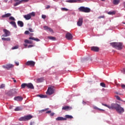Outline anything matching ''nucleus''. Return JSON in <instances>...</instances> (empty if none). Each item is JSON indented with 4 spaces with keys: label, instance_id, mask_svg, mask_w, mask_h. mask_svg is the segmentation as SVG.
Masks as SVG:
<instances>
[{
    "label": "nucleus",
    "instance_id": "1",
    "mask_svg": "<svg viewBox=\"0 0 125 125\" xmlns=\"http://www.w3.org/2000/svg\"><path fill=\"white\" fill-rule=\"evenodd\" d=\"M102 105H103V106H105V107H107L109 109H111L112 110L115 109L117 113H118V114L119 115H123V114L125 113V108L118 104H111L110 105L106 104H102Z\"/></svg>",
    "mask_w": 125,
    "mask_h": 125
},
{
    "label": "nucleus",
    "instance_id": "2",
    "mask_svg": "<svg viewBox=\"0 0 125 125\" xmlns=\"http://www.w3.org/2000/svg\"><path fill=\"white\" fill-rule=\"evenodd\" d=\"M110 45L118 50H121L124 48V44L122 42H111Z\"/></svg>",
    "mask_w": 125,
    "mask_h": 125
},
{
    "label": "nucleus",
    "instance_id": "3",
    "mask_svg": "<svg viewBox=\"0 0 125 125\" xmlns=\"http://www.w3.org/2000/svg\"><path fill=\"white\" fill-rule=\"evenodd\" d=\"M78 10L80 12H84L85 13H88L90 12V8L84 6H81L78 8Z\"/></svg>",
    "mask_w": 125,
    "mask_h": 125
},
{
    "label": "nucleus",
    "instance_id": "4",
    "mask_svg": "<svg viewBox=\"0 0 125 125\" xmlns=\"http://www.w3.org/2000/svg\"><path fill=\"white\" fill-rule=\"evenodd\" d=\"M17 91H18V89H11L7 93H6V94H7V95H8L9 96H13V95L17 94Z\"/></svg>",
    "mask_w": 125,
    "mask_h": 125
},
{
    "label": "nucleus",
    "instance_id": "5",
    "mask_svg": "<svg viewBox=\"0 0 125 125\" xmlns=\"http://www.w3.org/2000/svg\"><path fill=\"white\" fill-rule=\"evenodd\" d=\"M53 88H54V87L53 86L49 87L47 92H46V94H48V95H51V94H53V93H54V89Z\"/></svg>",
    "mask_w": 125,
    "mask_h": 125
},
{
    "label": "nucleus",
    "instance_id": "6",
    "mask_svg": "<svg viewBox=\"0 0 125 125\" xmlns=\"http://www.w3.org/2000/svg\"><path fill=\"white\" fill-rule=\"evenodd\" d=\"M32 118L33 116L32 115H27L23 117L20 118L19 119V121H29V120H31V119H32Z\"/></svg>",
    "mask_w": 125,
    "mask_h": 125
},
{
    "label": "nucleus",
    "instance_id": "7",
    "mask_svg": "<svg viewBox=\"0 0 125 125\" xmlns=\"http://www.w3.org/2000/svg\"><path fill=\"white\" fill-rule=\"evenodd\" d=\"M35 64H36L35 62L33 61H29L26 62L25 65H26V66H30V67H34V66H35Z\"/></svg>",
    "mask_w": 125,
    "mask_h": 125
},
{
    "label": "nucleus",
    "instance_id": "8",
    "mask_svg": "<svg viewBox=\"0 0 125 125\" xmlns=\"http://www.w3.org/2000/svg\"><path fill=\"white\" fill-rule=\"evenodd\" d=\"M3 32H4V34H3L2 37H9L10 36V31L7 29H3Z\"/></svg>",
    "mask_w": 125,
    "mask_h": 125
},
{
    "label": "nucleus",
    "instance_id": "9",
    "mask_svg": "<svg viewBox=\"0 0 125 125\" xmlns=\"http://www.w3.org/2000/svg\"><path fill=\"white\" fill-rule=\"evenodd\" d=\"M65 38L68 41H71V40H73V35L69 32H67L65 35Z\"/></svg>",
    "mask_w": 125,
    "mask_h": 125
},
{
    "label": "nucleus",
    "instance_id": "10",
    "mask_svg": "<svg viewBox=\"0 0 125 125\" xmlns=\"http://www.w3.org/2000/svg\"><path fill=\"white\" fill-rule=\"evenodd\" d=\"M2 67L4 69H7V70H9L11 68H13V65L11 64H7L6 65H2Z\"/></svg>",
    "mask_w": 125,
    "mask_h": 125
},
{
    "label": "nucleus",
    "instance_id": "11",
    "mask_svg": "<svg viewBox=\"0 0 125 125\" xmlns=\"http://www.w3.org/2000/svg\"><path fill=\"white\" fill-rule=\"evenodd\" d=\"M83 18H80L79 19L78 21L77 22V25L79 27H81V26L83 25Z\"/></svg>",
    "mask_w": 125,
    "mask_h": 125
},
{
    "label": "nucleus",
    "instance_id": "12",
    "mask_svg": "<svg viewBox=\"0 0 125 125\" xmlns=\"http://www.w3.org/2000/svg\"><path fill=\"white\" fill-rule=\"evenodd\" d=\"M91 50L92 51H95V52H98V51H99V47L97 46H92L91 48Z\"/></svg>",
    "mask_w": 125,
    "mask_h": 125
},
{
    "label": "nucleus",
    "instance_id": "13",
    "mask_svg": "<svg viewBox=\"0 0 125 125\" xmlns=\"http://www.w3.org/2000/svg\"><path fill=\"white\" fill-rule=\"evenodd\" d=\"M14 100L16 101L21 102L23 100V97L22 96H17L14 98Z\"/></svg>",
    "mask_w": 125,
    "mask_h": 125
},
{
    "label": "nucleus",
    "instance_id": "14",
    "mask_svg": "<svg viewBox=\"0 0 125 125\" xmlns=\"http://www.w3.org/2000/svg\"><path fill=\"white\" fill-rule=\"evenodd\" d=\"M23 1H25V2H27V1H28V0H21V1H19V2H17L16 3L14 4L15 6H17V5H19L21 3H22Z\"/></svg>",
    "mask_w": 125,
    "mask_h": 125
},
{
    "label": "nucleus",
    "instance_id": "15",
    "mask_svg": "<svg viewBox=\"0 0 125 125\" xmlns=\"http://www.w3.org/2000/svg\"><path fill=\"white\" fill-rule=\"evenodd\" d=\"M27 87L28 88H30V89H34L35 87H34V85L32 83H27Z\"/></svg>",
    "mask_w": 125,
    "mask_h": 125
},
{
    "label": "nucleus",
    "instance_id": "16",
    "mask_svg": "<svg viewBox=\"0 0 125 125\" xmlns=\"http://www.w3.org/2000/svg\"><path fill=\"white\" fill-rule=\"evenodd\" d=\"M62 110H64L65 111H69V110H72V107L69 106H65L62 107Z\"/></svg>",
    "mask_w": 125,
    "mask_h": 125
},
{
    "label": "nucleus",
    "instance_id": "17",
    "mask_svg": "<svg viewBox=\"0 0 125 125\" xmlns=\"http://www.w3.org/2000/svg\"><path fill=\"white\" fill-rule=\"evenodd\" d=\"M82 0H66V2H69L70 3H74V2H78V1H81Z\"/></svg>",
    "mask_w": 125,
    "mask_h": 125
},
{
    "label": "nucleus",
    "instance_id": "18",
    "mask_svg": "<svg viewBox=\"0 0 125 125\" xmlns=\"http://www.w3.org/2000/svg\"><path fill=\"white\" fill-rule=\"evenodd\" d=\"M56 121H67V119L62 117H59L56 119Z\"/></svg>",
    "mask_w": 125,
    "mask_h": 125
},
{
    "label": "nucleus",
    "instance_id": "19",
    "mask_svg": "<svg viewBox=\"0 0 125 125\" xmlns=\"http://www.w3.org/2000/svg\"><path fill=\"white\" fill-rule=\"evenodd\" d=\"M23 17L25 18V19H26V20H30L31 18V15H30V14L24 15Z\"/></svg>",
    "mask_w": 125,
    "mask_h": 125
},
{
    "label": "nucleus",
    "instance_id": "20",
    "mask_svg": "<svg viewBox=\"0 0 125 125\" xmlns=\"http://www.w3.org/2000/svg\"><path fill=\"white\" fill-rule=\"evenodd\" d=\"M18 25L20 26V27H22L24 26V23L21 21H18Z\"/></svg>",
    "mask_w": 125,
    "mask_h": 125
},
{
    "label": "nucleus",
    "instance_id": "21",
    "mask_svg": "<svg viewBox=\"0 0 125 125\" xmlns=\"http://www.w3.org/2000/svg\"><path fill=\"white\" fill-rule=\"evenodd\" d=\"M44 79L43 78H38L36 80V83H42Z\"/></svg>",
    "mask_w": 125,
    "mask_h": 125
},
{
    "label": "nucleus",
    "instance_id": "22",
    "mask_svg": "<svg viewBox=\"0 0 125 125\" xmlns=\"http://www.w3.org/2000/svg\"><path fill=\"white\" fill-rule=\"evenodd\" d=\"M11 15V14H10V13L5 14V15H3L2 16V18H7V17H10Z\"/></svg>",
    "mask_w": 125,
    "mask_h": 125
},
{
    "label": "nucleus",
    "instance_id": "23",
    "mask_svg": "<svg viewBox=\"0 0 125 125\" xmlns=\"http://www.w3.org/2000/svg\"><path fill=\"white\" fill-rule=\"evenodd\" d=\"M10 24H12L14 28H17V25H16V22H15V21H11Z\"/></svg>",
    "mask_w": 125,
    "mask_h": 125
},
{
    "label": "nucleus",
    "instance_id": "24",
    "mask_svg": "<svg viewBox=\"0 0 125 125\" xmlns=\"http://www.w3.org/2000/svg\"><path fill=\"white\" fill-rule=\"evenodd\" d=\"M29 40H32L33 41H36V42H40V39L38 38H35V37H30Z\"/></svg>",
    "mask_w": 125,
    "mask_h": 125
},
{
    "label": "nucleus",
    "instance_id": "25",
    "mask_svg": "<svg viewBox=\"0 0 125 125\" xmlns=\"http://www.w3.org/2000/svg\"><path fill=\"white\" fill-rule=\"evenodd\" d=\"M23 108L21 106H18L15 109V111H22Z\"/></svg>",
    "mask_w": 125,
    "mask_h": 125
},
{
    "label": "nucleus",
    "instance_id": "26",
    "mask_svg": "<svg viewBox=\"0 0 125 125\" xmlns=\"http://www.w3.org/2000/svg\"><path fill=\"white\" fill-rule=\"evenodd\" d=\"M113 2V4L117 5L120 3V0H114Z\"/></svg>",
    "mask_w": 125,
    "mask_h": 125
},
{
    "label": "nucleus",
    "instance_id": "27",
    "mask_svg": "<svg viewBox=\"0 0 125 125\" xmlns=\"http://www.w3.org/2000/svg\"><path fill=\"white\" fill-rule=\"evenodd\" d=\"M107 14H108L109 15H115V14H116V11H113L112 12H107Z\"/></svg>",
    "mask_w": 125,
    "mask_h": 125
},
{
    "label": "nucleus",
    "instance_id": "28",
    "mask_svg": "<svg viewBox=\"0 0 125 125\" xmlns=\"http://www.w3.org/2000/svg\"><path fill=\"white\" fill-rule=\"evenodd\" d=\"M1 40L2 41H7V42H10V38H2Z\"/></svg>",
    "mask_w": 125,
    "mask_h": 125
},
{
    "label": "nucleus",
    "instance_id": "29",
    "mask_svg": "<svg viewBox=\"0 0 125 125\" xmlns=\"http://www.w3.org/2000/svg\"><path fill=\"white\" fill-rule=\"evenodd\" d=\"M48 39H49V40H51V41H55L56 40L55 37H53L52 36L48 37Z\"/></svg>",
    "mask_w": 125,
    "mask_h": 125
},
{
    "label": "nucleus",
    "instance_id": "30",
    "mask_svg": "<svg viewBox=\"0 0 125 125\" xmlns=\"http://www.w3.org/2000/svg\"><path fill=\"white\" fill-rule=\"evenodd\" d=\"M65 119H73V116L72 115H66Z\"/></svg>",
    "mask_w": 125,
    "mask_h": 125
},
{
    "label": "nucleus",
    "instance_id": "31",
    "mask_svg": "<svg viewBox=\"0 0 125 125\" xmlns=\"http://www.w3.org/2000/svg\"><path fill=\"white\" fill-rule=\"evenodd\" d=\"M37 96H38L39 97H40V98H45L46 97V96L42 95V94L37 95Z\"/></svg>",
    "mask_w": 125,
    "mask_h": 125
},
{
    "label": "nucleus",
    "instance_id": "32",
    "mask_svg": "<svg viewBox=\"0 0 125 125\" xmlns=\"http://www.w3.org/2000/svg\"><path fill=\"white\" fill-rule=\"evenodd\" d=\"M27 86V83H22L21 85V88H25Z\"/></svg>",
    "mask_w": 125,
    "mask_h": 125
},
{
    "label": "nucleus",
    "instance_id": "33",
    "mask_svg": "<svg viewBox=\"0 0 125 125\" xmlns=\"http://www.w3.org/2000/svg\"><path fill=\"white\" fill-rule=\"evenodd\" d=\"M101 86H102V87H106V84L104 83H100Z\"/></svg>",
    "mask_w": 125,
    "mask_h": 125
},
{
    "label": "nucleus",
    "instance_id": "34",
    "mask_svg": "<svg viewBox=\"0 0 125 125\" xmlns=\"http://www.w3.org/2000/svg\"><path fill=\"white\" fill-rule=\"evenodd\" d=\"M94 108H95L96 110H99V111H104V109H101L97 107V106H95L94 107Z\"/></svg>",
    "mask_w": 125,
    "mask_h": 125
},
{
    "label": "nucleus",
    "instance_id": "35",
    "mask_svg": "<svg viewBox=\"0 0 125 125\" xmlns=\"http://www.w3.org/2000/svg\"><path fill=\"white\" fill-rule=\"evenodd\" d=\"M61 10H62V11H68V10H69V9H68L66 8H62Z\"/></svg>",
    "mask_w": 125,
    "mask_h": 125
},
{
    "label": "nucleus",
    "instance_id": "36",
    "mask_svg": "<svg viewBox=\"0 0 125 125\" xmlns=\"http://www.w3.org/2000/svg\"><path fill=\"white\" fill-rule=\"evenodd\" d=\"M4 87H5V85L4 84H1L0 85V88L1 89L4 88Z\"/></svg>",
    "mask_w": 125,
    "mask_h": 125
},
{
    "label": "nucleus",
    "instance_id": "37",
    "mask_svg": "<svg viewBox=\"0 0 125 125\" xmlns=\"http://www.w3.org/2000/svg\"><path fill=\"white\" fill-rule=\"evenodd\" d=\"M9 20H12L13 21H15V18H14V17H10L9 18Z\"/></svg>",
    "mask_w": 125,
    "mask_h": 125
},
{
    "label": "nucleus",
    "instance_id": "38",
    "mask_svg": "<svg viewBox=\"0 0 125 125\" xmlns=\"http://www.w3.org/2000/svg\"><path fill=\"white\" fill-rule=\"evenodd\" d=\"M121 72L123 73V74H124L125 75V68H123L122 70H121Z\"/></svg>",
    "mask_w": 125,
    "mask_h": 125
},
{
    "label": "nucleus",
    "instance_id": "39",
    "mask_svg": "<svg viewBox=\"0 0 125 125\" xmlns=\"http://www.w3.org/2000/svg\"><path fill=\"white\" fill-rule=\"evenodd\" d=\"M29 14H30V16H35V12H32V13H30Z\"/></svg>",
    "mask_w": 125,
    "mask_h": 125
},
{
    "label": "nucleus",
    "instance_id": "40",
    "mask_svg": "<svg viewBox=\"0 0 125 125\" xmlns=\"http://www.w3.org/2000/svg\"><path fill=\"white\" fill-rule=\"evenodd\" d=\"M18 49V46L16 45V46H15L14 47H13L12 48V49L14 50V49Z\"/></svg>",
    "mask_w": 125,
    "mask_h": 125
},
{
    "label": "nucleus",
    "instance_id": "41",
    "mask_svg": "<svg viewBox=\"0 0 125 125\" xmlns=\"http://www.w3.org/2000/svg\"><path fill=\"white\" fill-rule=\"evenodd\" d=\"M49 108H46L45 109H43L41 111H40V112H41V113H42V112H45V111H47V110H49Z\"/></svg>",
    "mask_w": 125,
    "mask_h": 125
},
{
    "label": "nucleus",
    "instance_id": "42",
    "mask_svg": "<svg viewBox=\"0 0 125 125\" xmlns=\"http://www.w3.org/2000/svg\"><path fill=\"white\" fill-rule=\"evenodd\" d=\"M48 31H49V32H51L52 33H53V30H52V29L50 28V27L48 28Z\"/></svg>",
    "mask_w": 125,
    "mask_h": 125
},
{
    "label": "nucleus",
    "instance_id": "43",
    "mask_svg": "<svg viewBox=\"0 0 125 125\" xmlns=\"http://www.w3.org/2000/svg\"><path fill=\"white\" fill-rule=\"evenodd\" d=\"M42 19H45L46 18V16L45 15H42Z\"/></svg>",
    "mask_w": 125,
    "mask_h": 125
},
{
    "label": "nucleus",
    "instance_id": "44",
    "mask_svg": "<svg viewBox=\"0 0 125 125\" xmlns=\"http://www.w3.org/2000/svg\"><path fill=\"white\" fill-rule=\"evenodd\" d=\"M24 34L25 35H29L30 32H29V31H25V32H24Z\"/></svg>",
    "mask_w": 125,
    "mask_h": 125
},
{
    "label": "nucleus",
    "instance_id": "45",
    "mask_svg": "<svg viewBox=\"0 0 125 125\" xmlns=\"http://www.w3.org/2000/svg\"><path fill=\"white\" fill-rule=\"evenodd\" d=\"M43 28H44V30H48V28H49V27H48V26H43Z\"/></svg>",
    "mask_w": 125,
    "mask_h": 125
},
{
    "label": "nucleus",
    "instance_id": "46",
    "mask_svg": "<svg viewBox=\"0 0 125 125\" xmlns=\"http://www.w3.org/2000/svg\"><path fill=\"white\" fill-rule=\"evenodd\" d=\"M101 18H105V16H100L98 17L99 19H101Z\"/></svg>",
    "mask_w": 125,
    "mask_h": 125
},
{
    "label": "nucleus",
    "instance_id": "47",
    "mask_svg": "<svg viewBox=\"0 0 125 125\" xmlns=\"http://www.w3.org/2000/svg\"><path fill=\"white\" fill-rule=\"evenodd\" d=\"M116 99H117V100L121 101V98L120 97H119V96H116Z\"/></svg>",
    "mask_w": 125,
    "mask_h": 125
},
{
    "label": "nucleus",
    "instance_id": "48",
    "mask_svg": "<svg viewBox=\"0 0 125 125\" xmlns=\"http://www.w3.org/2000/svg\"><path fill=\"white\" fill-rule=\"evenodd\" d=\"M121 87H122V88H123V89H125V84H122L121 85Z\"/></svg>",
    "mask_w": 125,
    "mask_h": 125
},
{
    "label": "nucleus",
    "instance_id": "49",
    "mask_svg": "<svg viewBox=\"0 0 125 125\" xmlns=\"http://www.w3.org/2000/svg\"><path fill=\"white\" fill-rule=\"evenodd\" d=\"M29 40H25V41H24V42L25 43H29Z\"/></svg>",
    "mask_w": 125,
    "mask_h": 125
},
{
    "label": "nucleus",
    "instance_id": "50",
    "mask_svg": "<svg viewBox=\"0 0 125 125\" xmlns=\"http://www.w3.org/2000/svg\"><path fill=\"white\" fill-rule=\"evenodd\" d=\"M54 115H55V113H54V112L51 113V114H50L51 117H53V116H54Z\"/></svg>",
    "mask_w": 125,
    "mask_h": 125
},
{
    "label": "nucleus",
    "instance_id": "51",
    "mask_svg": "<svg viewBox=\"0 0 125 125\" xmlns=\"http://www.w3.org/2000/svg\"><path fill=\"white\" fill-rule=\"evenodd\" d=\"M16 66H19V62H15Z\"/></svg>",
    "mask_w": 125,
    "mask_h": 125
},
{
    "label": "nucleus",
    "instance_id": "52",
    "mask_svg": "<svg viewBox=\"0 0 125 125\" xmlns=\"http://www.w3.org/2000/svg\"><path fill=\"white\" fill-rule=\"evenodd\" d=\"M34 45H29L28 46V48H30L31 47H33Z\"/></svg>",
    "mask_w": 125,
    "mask_h": 125
},
{
    "label": "nucleus",
    "instance_id": "53",
    "mask_svg": "<svg viewBox=\"0 0 125 125\" xmlns=\"http://www.w3.org/2000/svg\"><path fill=\"white\" fill-rule=\"evenodd\" d=\"M51 113V110H49L46 111V114H50Z\"/></svg>",
    "mask_w": 125,
    "mask_h": 125
},
{
    "label": "nucleus",
    "instance_id": "54",
    "mask_svg": "<svg viewBox=\"0 0 125 125\" xmlns=\"http://www.w3.org/2000/svg\"><path fill=\"white\" fill-rule=\"evenodd\" d=\"M29 31H30L31 33H33V32H34V31H33V29L32 28H29Z\"/></svg>",
    "mask_w": 125,
    "mask_h": 125
},
{
    "label": "nucleus",
    "instance_id": "55",
    "mask_svg": "<svg viewBox=\"0 0 125 125\" xmlns=\"http://www.w3.org/2000/svg\"><path fill=\"white\" fill-rule=\"evenodd\" d=\"M28 43H29V44H32V43H33V41H29Z\"/></svg>",
    "mask_w": 125,
    "mask_h": 125
},
{
    "label": "nucleus",
    "instance_id": "56",
    "mask_svg": "<svg viewBox=\"0 0 125 125\" xmlns=\"http://www.w3.org/2000/svg\"><path fill=\"white\" fill-rule=\"evenodd\" d=\"M12 80H13L14 83H17V81H16V80H15L14 78H12Z\"/></svg>",
    "mask_w": 125,
    "mask_h": 125
},
{
    "label": "nucleus",
    "instance_id": "57",
    "mask_svg": "<svg viewBox=\"0 0 125 125\" xmlns=\"http://www.w3.org/2000/svg\"><path fill=\"white\" fill-rule=\"evenodd\" d=\"M46 9H48V8H50V5H47V7H46Z\"/></svg>",
    "mask_w": 125,
    "mask_h": 125
},
{
    "label": "nucleus",
    "instance_id": "58",
    "mask_svg": "<svg viewBox=\"0 0 125 125\" xmlns=\"http://www.w3.org/2000/svg\"><path fill=\"white\" fill-rule=\"evenodd\" d=\"M23 45L24 46H25V47H26L27 46H28V45L27 44H24Z\"/></svg>",
    "mask_w": 125,
    "mask_h": 125
},
{
    "label": "nucleus",
    "instance_id": "59",
    "mask_svg": "<svg viewBox=\"0 0 125 125\" xmlns=\"http://www.w3.org/2000/svg\"><path fill=\"white\" fill-rule=\"evenodd\" d=\"M30 125H34V123L33 122H31L30 124Z\"/></svg>",
    "mask_w": 125,
    "mask_h": 125
},
{
    "label": "nucleus",
    "instance_id": "60",
    "mask_svg": "<svg viewBox=\"0 0 125 125\" xmlns=\"http://www.w3.org/2000/svg\"><path fill=\"white\" fill-rule=\"evenodd\" d=\"M123 5H124V7H125V2H124L123 3Z\"/></svg>",
    "mask_w": 125,
    "mask_h": 125
},
{
    "label": "nucleus",
    "instance_id": "61",
    "mask_svg": "<svg viewBox=\"0 0 125 125\" xmlns=\"http://www.w3.org/2000/svg\"><path fill=\"white\" fill-rule=\"evenodd\" d=\"M15 0V1H19V0Z\"/></svg>",
    "mask_w": 125,
    "mask_h": 125
},
{
    "label": "nucleus",
    "instance_id": "62",
    "mask_svg": "<svg viewBox=\"0 0 125 125\" xmlns=\"http://www.w3.org/2000/svg\"><path fill=\"white\" fill-rule=\"evenodd\" d=\"M102 1H105V0H101Z\"/></svg>",
    "mask_w": 125,
    "mask_h": 125
},
{
    "label": "nucleus",
    "instance_id": "63",
    "mask_svg": "<svg viewBox=\"0 0 125 125\" xmlns=\"http://www.w3.org/2000/svg\"><path fill=\"white\" fill-rule=\"evenodd\" d=\"M116 94H119V93H118V92H116Z\"/></svg>",
    "mask_w": 125,
    "mask_h": 125
},
{
    "label": "nucleus",
    "instance_id": "64",
    "mask_svg": "<svg viewBox=\"0 0 125 125\" xmlns=\"http://www.w3.org/2000/svg\"><path fill=\"white\" fill-rule=\"evenodd\" d=\"M11 108V106L10 107V108Z\"/></svg>",
    "mask_w": 125,
    "mask_h": 125
}]
</instances>
